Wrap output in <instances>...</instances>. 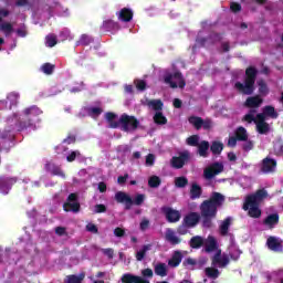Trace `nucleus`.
Segmentation results:
<instances>
[{
  "mask_svg": "<svg viewBox=\"0 0 283 283\" xmlns=\"http://www.w3.org/2000/svg\"><path fill=\"white\" fill-rule=\"evenodd\" d=\"M279 114L273 106L263 107L262 113H256L255 109H251L244 117L245 123H254L256 125V132L259 134H269L271 126L266 123V118H277Z\"/></svg>",
  "mask_w": 283,
  "mask_h": 283,
  "instance_id": "obj_1",
  "label": "nucleus"
},
{
  "mask_svg": "<svg viewBox=\"0 0 283 283\" xmlns=\"http://www.w3.org/2000/svg\"><path fill=\"white\" fill-rule=\"evenodd\" d=\"M224 202V196L221 193H212L209 201H205L201 205V216L203 219V227H211V218H216L218 207Z\"/></svg>",
  "mask_w": 283,
  "mask_h": 283,
  "instance_id": "obj_2",
  "label": "nucleus"
},
{
  "mask_svg": "<svg viewBox=\"0 0 283 283\" xmlns=\"http://www.w3.org/2000/svg\"><path fill=\"white\" fill-rule=\"evenodd\" d=\"M105 119L109 127H122L124 132H134L138 127V120L133 116L122 115L117 117L114 113H106Z\"/></svg>",
  "mask_w": 283,
  "mask_h": 283,
  "instance_id": "obj_3",
  "label": "nucleus"
},
{
  "mask_svg": "<svg viewBox=\"0 0 283 283\" xmlns=\"http://www.w3.org/2000/svg\"><path fill=\"white\" fill-rule=\"evenodd\" d=\"M269 193L266 190L261 189L258 190L254 195H250L245 198V202L243 205L244 211H248L250 218H260L262 216V210H260V201L264 200Z\"/></svg>",
  "mask_w": 283,
  "mask_h": 283,
  "instance_id": "obj_4",
  "label": "nucleus"
},
{
  "mask_svg": "<svg viewBox=\"0 0 283 283\" xmlns=\"http://www.w3.org/2000/svg\"><path fill=\"white\" fill-rule=\"evenodd\" d=\"M43 114V111L36 106H31L25 108L22 113V123L19 126V129H36V123L41 119L39 116Z\"/></svg>",
  "mask_w": 283,
  "mask_h": 283,
  "instance_id": "obj_5",
  "label": "nucleus"
},
{
  "mask_svg": "<svg viewBox=\"0 0 283 283\" xmlns=\"http://www.w3.org/2000/svg\"><path fill=\"white\" fill-rule=\"evenodd\" d=\"M255 74H258V71L254 67H249L245 71V82L244 84L242 83H237L235 84V90L240 92L241 94H253V85H255Z\"/></svg>",
  "mask_w": 283,
  "mask_h": 283,
  "instance_id": "obj_6",
  "label": "nucleus"
},
{
  "mask_svg": "<svg viewBox=\"0 0 283 283\" xmlns=\"http://www.w3.org/2000/svg\"><path fill=\"white\" fill-rule=\"evenodd\" d=\"M115 199L117 202H122V205H125L126 209H132V205L140 206L143 202H145V195H136L134 200L132 197L125 192H117L115 195Z\"/></svg>",
  "mask_w": 283,
  "mask_h": 283,
  "instance_id": "obj_7",
  "label": "nucleus"
},
{
  "mask_svg": "<svg viewBox=\"0 0 283 283\" xmlns=\"http://www.w3.org/2000/svg\"><path fill=\"white\" fill-rule=\"evenodd\" d=\"M203 242L208 253L218 251V241H216V238L213 237H208L206 241L202 240L201 237H193L190 241V247H192V249H200V245H202Z\"/></svg>",
  "mask_w": 283,
  "mask_h": 283,
  "instance_id": "obj_8",
  "label": "nucleus"
},
{
  "mask_svg": "<svg viewBox=\"0 0 283 283\" xmlns=\"http://www.w3.org/2000/svg\"><path fill=\"white\" fill-rule=\"evenodd\" d=\"M148 107L150 109H154L156 112L154 116V120L157 125H166L167 124V117L160 113V109H163V102L160 99H153L147 103Z\"/></svg>",
  "mask_w": 283,
  "mask_h": 283,
  "instance_id": "obj_9",
  "label": "nucleus"
},
{
  "mask_svg": "<svg viewBox=\"0 0 283 283\" xmlns=\"http://www.w3.org/2000/svg\"><path fill=\"white\" fill-rule=\"evenodd\" d=\"M164 81L166 85H169L172 88L185 87V80L182 78V75L179 72L166 73L164 76Z\"/></svg>",
  "mask_w": 283,
  "mask_h": 283,
  "instance_id": "obj_10",
  "label": "nucleus"
},
{
  "mask_svg": "<svg viewBox=\"0 0 283 283\" xmlns=\"http://www.w3.org/2000/svg\"><path fill=\"white\" fill-rule=\"evenodd\" d=\"M223 169H224V166H222V164L217 163L207 167L203 171V176L207 180H211V178L218 176V174H222Z\"/></svg>",
  "mask_w": 283,
  "mask_h": 283,
  "instance_id": "obj_11",
  "label": "nucleus"
},
{
  "mask_svg": "<svg viewBox=\"0 0 283 283\" xmlns=\"http://www.w3.org/2000/svg\"><path fill=\"white\" fill-rule=\"evenodd\" d=\"M189 123L190 125H193L196 129H200L201 127H203V129H211L213 127L212 120H209V119L202 120V118L196 117V116L189 117Z\"/></svg>",
  "mask_w": 283,
  "mask_h": 283,
  "instance_id": "obj_12",
  "label": "nucleus"
},
{
  "mask_svg": "<svg viewBox=\"0 0 283 283\" xmlns=\"http://www.w3.org/2000/svg\"><path fill=\"white\" fill-rule=\"evenodd\" d=\"M63 208L64 211H73L74 213H76L78 209H81V205L76 200L75 193H71L69 196L67 201L64 203Z\"/></svg>",
  "mask_w": 283,
  "mask_h": 283,
  "instance_id": "obj_13",
  "label": "nucleus"
},
{
  "mask_svg": "<svg viewBox=\"0 0 283 283\" xmlns=\"http://www.w3.org/2000/svg\"><path fill=\"white\" fill-rule=\"evenodd\" d=\"M275 167H277V163L274 159L266 157L262 161L261 171L263 174H273V171H275Z\"/></svg>",
  "mask_w": 283,
  "mask_h": 283,
  "instance_id": "obj_14",
  "label": "nucleus"
},
{
  "mask_svg": "<svg viewBox=\"0 0 283 283\" xmlns=\"http://www.w3.org/2000/svg\"><path fill=\"white\" fill-rule=\"evenodd\" d=\"M116 17L118 21H124V23H128V21H132V19H134V11H132V9L129 8H123L116 12Z\"/></svg>",
  "mask_w": 283,
  "mask_h": 283,
  "instance_id": "obj_15",
  "label": "nucleus"
},
{
  "mask_svg": "<svg viewBox=\"0 0 283 283\" xmlns=\"http://www.w3.org/2000/svg\"><path fill=\"white\" fill-rule=\"evenodd\" d=\"M189 160V153L185 151L179 157H174L171 159V166L175 167V169H181V167L185 166V163Z\"/></svg>",
  "mask_w": 283,
  "mask_h": 283,
  "instance_id": "obj_16",
  "label": "nucleus"
},
{
  "mask_svg": "<svg viewBox=\"0 0 283 283\" xmlns=\"http://www.w3.org/2000/svg\"><path fill=\"white\" fill-rule=\"evenodd\" d=\"M17 182V179L8 178V177H1L0 178V193H8L10 191V187Z\"/></svg>",
  "mask_w": 283,
  "mask_h": 283,
  "instance_id": "obj_17",
  "label": "nucleus"
},
{
  "mask_svg": "<svg viewBox=\"0 0 283 283\" xmlns=\"http://www.w3.org/2000/svg\"><path fill=\"white\" fill-rule=\"evenodd\" d=\"M221 251L217 250V254L212 259L213 266H227L229 264V258L227 254L220 255Z\"/></svg>",
  "mask_w": 283,
  "mask_h": 283,
  "instance_id": "obj_18",
  "label": "nucleus"
},
{
  "mask_svg": "<svg viewBox=\"0 0 283 283\" xmlns=\"http://www.w3.org/2000/svg\"><path fill=\"white\" fill-rule=\"evenodd\" d=\"M184 222L186 227L192 229V227H196L200 222V214L198 212H191L185 217Z\"/></svg>",
  "mask_w": 283,
  "mask_h": 283,
  "instance_id": "obj_19",
  "label": "nucleus"
},
{
  "mask_svg": "<svg viewBox=\"0 0 283 283\" xmlns=\"http://www.w3.org/2000/svg\"><path fill=\"white\" fill-rule=\"evenodd\" d=\"M270 251H282V240L280 238L270 237L266 241Z\"/></svg>",
  "mask_w": 283,
  "mask_h": 283,
  "instance_id": "obj_20",
  "label": "nucleus"
},
{
  "mask_svg": "<svg viewBox=\"0 0 283 283\" xmlns=\"http://www.w3.org/2000/svg\"><path fill=\"white\" fill-rule=\"evenodd\" d=\"M164 213L168 222H178L180 220V212L171 208H164Z\"/></svg>",
  "mask_w": 283,
  "mask_h": 283,
  "instance_id": "obj_21",
  "label": "nucleus"
},
{
  "mask_svg": "<svg viewBox=\"0 0 283 283\" xmlns=\"http://www.w3.org/2000/svg\"><path fill=\"white\" fill-rule=\"evenodd\" d=\"M123 283H149L148 280L143 279L142 276H136L134 274H125L122 277Z\"/></svg>",
  "mask_w": 283,
  "mask_h": 283,
  "instance_id": "obj_22",
  "label": "nucleus"
},
{
  "mask_svg": "<svg viewBox=\"0 0 283 283\" xmlns=\"http://www.w3.org/2000/svg\"><path fill=\"white\" fill-rule=\"evenodd\" d=\"M228 253L231 260H238V258H240V255L242 254V252L240 251V249H238V245H235V242H233V240H231V243L228 248Z\"/></svg>",
  "mask_w": 283,
  "mask_h": 283,
  "instance_id": "obj_23",
  "label": "nucleus"
},
{
  "mask_svg": "<svg viewBox=\"0 0 283 283\" xmlns=\"http://www.w3.org/2000/svg\"><path fill=\"white\" fill-rule=\"evenodd\" d=\"M182 262V252L180 251H175L172 254V258L168 261L169 266H179L180 263Z\"/></svg>",
  "mask_w": 283,
  "mask_h": 283,
  "instance_id": "obj_24",
  "label": "nucleus"
},
{
  "mask_svg": "<svg viewBox=\"0 0 283 283\" xmlns=\"http://www.w3.org/2000/svg\"><path fill=\"white\" fill-rule=\"evenodd\" d=\"M166 240L170 242V244H180V238H178L176 232L171 229L166 230Z\"/></svg>",
  "mask_w": 283,
  "mask_h": 283,
  "instance_id": "obj_25",
  "label": "nucleus"
},
{
  "mask_svg": "<svg viewBox=\"0 0 283 283\" xmlns=\"http://www.w3.org/2000/svg\"><path fill=\"white\" fill-rule=\"evenodd\" d=\"M198 153L199 156H202V158H207V156L209 155V142H201L198 145Z\"/></svg>",
  "mask_w": 283,
  "mask_h": 283,
  "instance_id": "obj_26",
  "label": "nucleus"
},
{
  "mask_svg": "<svg viewBox=\"0 0 283 283\" xmlns=\"http://www.w3.org/2000/svg\"><path fill=\"white\" fill-rule=\"evenodd\" d=\"M260 105H262L260 96L249 97L245 102L247 107H260Z\"/></svg>",
  "mask_w": 283,
  "mask_h": 283,
  "instance_id": "obj_27",
  "label": "nucleus"
},
{
  "mask_svg": "<svg viewBox=\"0 0 283 283\" xmlns=\"http://www.w3.org/2000/svg\"><path fill=\"white\" fill-rule=\"evenodd\" d=\"M151 249V245H144L136 252V260L138 262L143 261L145 255H147V251Z\"/></svg>",
  "mask_w": 283,
  "mask_h": 283,
  "instance_id": "obj_28",
  "label": "nucleus"
},
{
  "mask_svg": "<svg viewBox=\"0 0 283 283\" xmlns=\"http://www.w3.org/2000/svg\"><path fill=\"white\" fill-rule=\"evenodd\" d=\"M229 227H231V218H227L221 222L220 224L221 235H227V232L229 231Z\"/></svg>",
  "mask_w": 283,
  "mask_h": 283,
  "instance_id": "obj_29",
  "label": "nucleus"
},
{
  "mask_svg": "<svg viewBox=\"0 0 283 283\" xmlns=\"http://www.w3.org/2000/svg\"><path fill=\"white\" fill-rule=\"evenodd\" d=\"M155 273L156 275H160L161 277H165V275H167V265L165 263H158L155 266Z\"/></svg>",
  "mask_w": 283,
  "mask_h": 283,
  "instance_id": "obj_30",
  "label": "nucleus"
},
{
  "mask_svg": "<svg viewBox=\"0 0 283 283\" xmlns=\"http://www.w3.org/2000/svg\"><path fill=\"white\" fill-rule=\"evenodd\" d=\"M210 149L212 154L218 155L222 153V149H224V146L220 142H213Z\"/></svg>",
  "mask_w": 283,
  "mask_h": 283,
  "instance_id": "obj_31",
  "label": "nucleus"
},
{
  "mask_svg": "<svg viewBox=\"0 0 283 283\" xmlns=\"http://www.w3.org/2000/svg\"><path fill=\"white\" fill-rule=\"evenodd\" d=\"M202 193V189L198 184H193L190 190L191 198H200V195Z\"/></svg>",
  "mask_w": 283,
  "mask_h": 283,
  "instance_id": "obj_32",
  "label": "nucleus"
},
{
  "mask_svg": "<svg viewBox=\"0 0 283 283\" xmlns=\"http://www.w3.org/2000/svg\"><path fill=\"white\" fill-rule=\"evenodd\" d=\"M83 160V157L81 156L80 151H71L67 156H66V160L67 163H74V160Z\"/></svg>",
  "mask_w": 283,
  "mask_h": 283,
  "instance_id": "obj_33",
  "label": "nucleus"
},
{
  "mask_svg": "<svg viewBox=\"0 0 283 283\" xmlns=\"http://www.w3.org/2000/svg\"><path fill=\"white\" fill-rule=\"evenodd\" d=\"M280 220V217L277 214H270L266 219H265V224L268 227H274V224H276Z\"/></svg>",
  "mask_w": 283,
  "mask_h": 283,
  "instance_id": "obj_34",
  "label": "nucleus"
},
{
  "mask_svg": "<svg viewBox=\"0 0 283 283\" xmlns=\"http://www.w3.org/2000/svg\"><path fill=\"white\" fill-rule=\"evenodd\" d=\"M85 279V274L67 276L66 283H81Z\"/></svg>",
  "mask_w": 283,
  "mask_h": 283,
  "instance_id": "obj_35",
  "label": "nucleus"
},
{
  "mask_svg": "<svg viewBox=\"0 0 283 283\" xmlns=\"http://www.w3.org/2000/svg\"><path fill=\"white\" fill-rule=\"evenodd\" d=\"M235 134L239 140H247V138H249V135L247 134V129L244 127H239Z\"/></svg>",
  "mask_w": 283,
  "mask_h": 283,
  "instance_id": "obj_36",
  "label": "nucleus"
},
{
  "mask_svg": "<svg viewBox=\"0 0 283 283\" xmlns=\"http://www.w3.org/2000/svg\"><path fill=\"white\" fill-rule=\"evenodd\" d=\"M45 45L48 48H54V45H56V35H54V34L46 35Z\"/></svg>",
  "mask_w": 283,
  "mask_h": 283,
  "instance_id": "obj_37",
  "label": "nucleus"
},
{
  "mask_svg": "<svg viewBox=\"0 0 283 283\" xmlns=\"http://www.w3.org/2000/svg\"><path fill=\"white\" fill-rule=\"evenodd\" d=\"M103 113V109L101 107L91 106L88 107V114L92 116V118H96L99 114Z\"/></svg>",
  "mask_w": 283,
  "mask_h": 283,
  "instance_id": "obj_38",
  "label": "nucleus"
},
{
  "mask_svg": "<svg viewBox=\"0 0 283 283\" xmlns=\"http://www.w3.org/2000/svg\"><path fill=\"white\" fill-rule=\"evenodd\" d=\"M206 275L208 277H212V280H216V277H218L220 275V272H218L217 269L208 268V269H206Z\"/></svg>",
  "mask_w": 283,
  "mask_h": 283,
  "instance_id": "obj_39",
  "label": "nucleus"
},
{
  "mask_svg": "<svg viewBox=\"0 0 283 283\" xmlns=\"http://www.w3.org/2000/svg\"><path fill=\"white\" fill-rule=\"evenodd\" d=\"M104 28H106V30L116 31V30H118V24L116 22H114L113 20H106L104 22Z\"/></svg>",
  "mask_w": 283,
  "mask_h": 283,
  "instance_id": "obj_40",
  "label": "nucleus"
},
{
  "mask_svg": "<svg viewBox=\"0 0 283 283\" xmlns=\"http://www.w3.org/2000/svg\"><path fill=\"white\" fill-rule=\"evenodd\" d=\"M198 140H200V137L198 135L190 136L187 138V145H190L191 147H198Z\"/></svg>",
  "mask_w": 283,
  "mask_h": 283,
  "instance_id": "obj_41",
  "label": "nucleus"
},
{
  "mask_svg": "<svg viewBox=\"0 0 283 283\" xmlns=\"http://www.w3.org/2000/svg\"><path fill=\"white\" fill-rule=\"evenodd\" d=\"M7 101L10 105H17V102L19 101V93H10Z\"/></svg>",
  "mask_w": 283,
  "mask_h": 283,
  "instance_id": "obj_42",
  "label": "nucleus"
},
{
  "mask_svg": "<svg viewBox=\"0 0 283 283\" xmlns=\"http://www.w3.org/2000/svg\"><path fill=\"white\" fill-rule=\"evenodd\" d=\"M41 71L44 74H52L54 72V65L50 64V63H45L41 66Z\"/></svg>",
  "mask_w": 283,
  "mask_h": 283,
  "instance_id": "obj_43",
  "label": "nucleus"
},
{
  "mask_svg": "<svg viewBox=\"0 0 283 283\" xmlns=\"http://www.w3.org/2000/svg\"><path fill=\"white\" fill-rule=\"evenodd\" d=\"M187 182H188V180L185 177H177L175 179V186L179 187V188L187 187Z\"/></svg>",
  "mask_w": 283,
  "mask_h": 283,
  "instance_id": "obj_44",
  "label": "nucleus"
},
{
  "mask_svg": "<svg viewBox=\"0 0 283 283\" xmlns=\"http://www.w3.org/2000/svg\"><path fill=\"white\" fill-rule=\"evenodd\" d=\"M1 30L6 34V36H8L9 34H12V31H13L12 25L10 23H2Z\"/></svg>",
  "mask_w": 283,
  "mask_h": 283,
  "instance_id": "obj_45",
  "label": "nucleus"
},
{
  "mask_svg": "<svg viewBox=\"0 0 283 283\" xmlns=\"http://www.w3.org/2000/svg\"><path fill=\"white\" fill-rule=\"evenodd\" d=\"M148 185L149 187H158L160 185V178H158L157 176L150 177L148 180Z\"/></svg>",
  "mask_w": 283,
  "mask_h": 283,
  "instance_id": "obj_46",
  "label": "nucleus"
},
{
  "mask_svg": "<svg viewBox=\"0 0 283 283\" xmlns=\"http://www.w3.org/2000/svg\"><path fill=\"white\" fill-rule=\"evenodd\" d=\"M259 92L260 94H262L263 96L269 94V87H266V84L263 81L259 82Z\"/></svg>",
  "mask_w": 283,
  "mask_h": 283,
  "instance_id": "obj_47",
  "label": "nucleus"
},
{
  "mask_svg": "<svg viewBox=\"0 0 283 283\" xmlns=\"http://www.w3.org/2000/svg\"><path fill=\"white\" fill-rule=\"evenodd\" d=\"M135 85H136L137 90H139V92H143V90H145V87H147V83H145V81H143V80H136Z\"/></svg>",
  "mask_w": 283,
  "mask_h": 283,
  "instance_id": "obj_48",
  "label": "nucleus"
},
{
  "mask_svg": "<svg viewBox=\"0 0 283 283\" xmlns=\"http://www.w3.org/2000/svg\"><path fill=\"white\" fill-rule=\"evenodd\" d=\"M274 151L277 156H283V144L282 143H276L274 145Z\"/></svg>",
  "mask_w": 283,
  "mask_h": 283,
  "instance_id": "obj_49",
  "label": "nucleus"
},
{
  "mask_svg": "<svg viewBox=\"0 0 283 283\" xmlns=\"http://www.w3.org/2000/svg\"><path fill=\"white\" fill-rule=\"evenodd\" d=\"M92 39L88 35H82L80 39V44L81 45H90V42Z\"/></svg>",
  "mask_w": 283,
  "mask_h": 283,
  "instance_id": "obj_50",
  "label": "nucleus"
},
{
  "mask_svg": "<svg viewBox=\"0 0 283 283\" xmlns=\"http://www.w3.org/2000/svg\"><path fill=\"white\" fill-rule=\"evenodd\" d=\"M155 160H156V157L154 155L149 154L146 157V166L151 167L154 165Z\"/></svg>",
  "mask_w": 283,
  "mask_h": 283,
  "instance_id": "obj_51",
  "label": "nucleus"
},
{
  "mask_svg": "<svg viewBox=\"0 0 283 283\" xmlns=\"http://www.w3.org/2000/svg\"><path fill=\"white\" fill-rule=\"evenodd\" d=\"M86 231H90V233H98V228L94 223H88L86 226Z\"/></svg>",
  "mask_w": 283,
  "mask_h": 283,
  "instance_id": "obj_52",
  "label": "nucleus"
},
{
  "mask_svg": "<svg viewBox=\"0 0 283 283\" xmlns=\"http://www.w3.org/2000/svg\"><path fill=\"white\" fill-rule=\"evenodd\" d=\"M188 229H191V228L187 227V224H185V221H184L182 224L178 228V233H180V235H185Z\"/></svg>",
  "mask_w": 283,
  "mask_h": 283,
  "instance_id": "obj_53",
  "label": "nucleus"
},
{
  "mask_svg": "<svg viewBox=\"0 0 283 283\" xmlns=\"http://www.w3.org/2000/svg\"><path fill=\"white\" fill-rule=\"evenodd\" d=\"M142 275L144 277H154V271L151 269H145L142 271Z\"/></svg>",
  "mask_w": 283,
  "mask_h": 283,
  "instance_id": "obj_54",
  "label": "nucleus"
},
{
  "mask_svg": "<svg viewBox=\"0 0 283 283\" xmlns=\"http://www.w3.org/2000/svg\"><path fill=\"white\" fill-rule=\"evenodd\" d=\"M184 264H185L186 266H188V269H193V266H196V260H193V259H187V260L184 262Z\"/></svg>",
  "mask_w": 283,
  "mask_h": 283,
  "instance_id": "obj_55",
  "label": "nucleus"
},
{
  "mask_svg": "<svg viewBox=\"0 0 283 283\" xmlns=\"http://www.w3.org/2000/svg\"><path fill=\"white\" fill-rule=\"evenodd\" d=\"M114 235H116V238H123V235H125V230L123 228H116L114 230Z\"/></svg>",
  "mask_w": 283,
  "mask_h": 283,
  "instance_id": "obj_56",
  "label": "nucleus"
},
{
  "mask_svg": "<svg viewBox=\"0 0 283 283\" xmlns=\"http://www.w3.org/2000/svg\"><path fill=\"white\" fill-rule=\"evenodd\" d=\"M243 149H244L245 151H251V149H253V142L247 140V142L243 144Z\"/></svg>",
  "mask_w": 283,
  "mask_h": 283,
  "instance_id": "obj_57",
  "label": "nucleus"
},
{
  "mask_svg": "<svg viewBox=\"0 0 283 283\" xmlns=\"http://www.w3.org/2000/svg\"><path fill=\"white\" fill-rule=\"evenodd\" d=\"M105 206L104 205H97L94 207V213H104Z\"/></svg>",
  "mask_w": 283,
  "mask_h": 283,
  "instance_id": "obj_58",
  "label": "nucleus"
},
{
  "mask_svg": "<svg viewBox=\"0 0 283 283\" xmlns=\"http://www.w3.org/2000/svg\"><path fill=\"white\" fill-rule=\"evenodd\" d=\"M149 228V220L147 219H144L142 222H140V229L142 231H145L146 229Z\"/></svg>",
  "mask_w": 283,
  "mask_h": 283,
  "instance_id": "obj_59",
  "label": "nucleus"
},
{
  "mask_svg": "<svg viewBox=\"0 0 283 283\" xmlns=\"http://www.w3.org/2000/svg\"><path fill=\"white\" fill-rule=\"evenodd\" d=\"M230 8H231L232 12H240V10H241L240 4H238L235 2H232Z\"/></svg>",
  "mask_w": 283,
  "mask_h": 283,
  "instance_id": "obj_60",
  "label": "nucleus"
},
{
  "mask_svg": "<svg viewBox=\"0 0 283 283\" xmlns=\"http://www.w3.org/2000/svg\"><path fill=\"white\" fill-rule=\"evenodd\" d=\"M104 255H107V258H114V250L112 249H105L103 250Z\"/></svg>",
  "mask_w": 283,
  "mask_h": 283,
  "instance_id": "obj_61",
  "label": "nucleus"
},
{
  "mask_svg": "<svg viewBox=\"0 0 283 283\" xmlns=\"http://www.w3.org/2000/svg\"><path fill=\"white\" fill-rule=\"evenodd\" d=\"M127 178H128L127 175L118 177L117 179L118 185H125V182H127Z\"/></svg>",
  "mask_w": 283,
  "mask_h": 283,
  "instance_id": "obj_62",
  "label": "nucleus"
},
{
  "mask_svg": "<svg viewBox=\"0 0 283 283\" xmlns=\"http://www.w3.org/2000/svg\"><path fill=\"white\" fill-rule=\"evenodd\" d=\"M237 143H238V140L235 139V137H230L228 140L229 147H235Z\"/></svg>",
  "mask_w": 283,
  "mask_h": 283,
  "instance_id": "obj_63",
  "label": "nucleus"
},
{
  "mask_svg": "<svg viewBox=\"0 0 283 283\" xmlns=\"http://www.w3.org/2000/svg\"><path fill=\"white\" fill-rule=\"evenodd\" d=\"M17 32H18V36H25L28 34V31H25L24 28L18 30Z\"/></svg>",
  "mask_w": 283,
  "mask_h": 283,
  "instance_id": "obj_64",
  "label": "nucleus"
}]
</instances>
